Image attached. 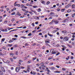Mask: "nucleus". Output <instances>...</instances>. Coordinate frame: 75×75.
Instances as JSON below:
<instances>
[{"label": "nucleus", "instance_id": "2eb2a0df", "mask_svg": "<svg viewBox=\"0 0 75 75\" xmlns=\"http://www.w3.org/2000/svg\"><path fill=\"white\" fill-rule=\"evenodd\" d=\"M34 18L36 19H39V17H38V16H34Z\"/></svg>", "mask_w": 75, "mask_h": 75}, {"label": "nucleus", "instance_id": "6e6d98bb", "mask_svg": "<svg viewBox=\"0 0 75 75\" xmlns=\"http://www.w3.org/2000/svg\"><path fill=\"white\" fill-rule=\"evenodd\" d=\"M71 59H74L73 57V56L71 57Z\"/></svg>", "mask_w": 75, "mask_h": 75}, {"label": "nucleus", "instance_id": "473e14b6", "mask_svg": "<svg viewBox=\"0 0 75 75\" xmlns=\"http://www.w3.org/2000/svg\"><path fill=\"white\" fill-rule=\"evenodd\" d=\"M53 64V63H50V66L52 65Z\"/></svg>", "mask_w": 75, "mask_h": 75}, {"label": "nucleus", "instance_id": "393cba45", "mask_svg": "<svg viewBox=\"0 0 75 75\" xmlns=\"http://www.w3.org/2000/svg\"><path fill=\"white\" fill-rule=\"evenodd\" d=\"M5 40V39L4 38L2 39V40H1V42H4Z\"/></svg>", "mask_w": 75, "mask_h": 75}, {"label": "nucleus", "instance_id": "c9c22d12", "mask_svg": "<svg viewBox=\"0 0 75 75\" xmlns=\"http://www.w3.org/2000/svg\"><path fill=\"white\" fill-rule=\"evenodd\" d=\"M75 5H73L72 6V8H75Z\"/></svg>", "mask_w": 75, "mask_h": 75}, {"label": "nucleus", "instance_id": "9b49d317", "mask_svg": "<svg viewBox=\"0 0 75 75\" xmlns=\"http://www.w3.org/2000/svg\"><path fill=\"white\" fill-rule=\"evenodd\" d=\"M46 69L47 70V71L48 72L50 73V71L48 69V68L47 67Z\"/></svg>", "mask_w": 75, "mask_h": 75}, {"label": "nucleus", "instance_id": "6e6552de", "mask_svg": "<svg viewBox=\"0 0 75 75\" xmlns=\"http://www.w3.org/2000/svg\"><path fill=\"white\" fill-rule=\"evenodd\" d=\"M54 19H53L52 22L50 23H49V24L50 25H52V24L53 23V22H54Z\"/></svg>", "mask_w": 75, "mask_h": 75}, {"label": "nucleus", "instance_id": "3c124183", "mask_svg": "<svg viewBox=\"0 0 75 75\" xmlns=\"http://www.w3.org/2000/svg\"><path fill=\"white\" fill-rule=\"evenodd\" d=\"M31 62V60H30L29 61H28V64H29V63H30Z\"/></svg>", "mask_w": 75, "mask_h": 75}, {"label": "nucleus", "instance_id": "cd10ccee", "mask_svg": "<svg viewBox=\"0 0 75 75\" xmlns=\"http://www.w3.org/2000/svg\"><path fill=\"white\" fill-rule=\"evenodd\" d=\"M48 35H49V36H50V37H52V36H53V35H51V34H50L49 33H48Z\"/></svg>", "mask_w": 75, "mask_h": 75}, {"label": "nucleus", "instance_id": "680f3d73", "mask_svg": "<svg viewBox=\"0 0 75 75\" xmlns=\"http://www.w3.org/2000/svg\"><path fill=\"white\" fill-rule=\"evenodd\" d=\"M69 75H72V73L71 72H69Z\"/></svg>", "mask_w": 75, "mask_h": 75}, {"label": "nucleus", "instance_id": "f03ea898", "mask_svg": "<svg viewBox=\"0 0 75 75\" xmlns=\"http://www.w3.org/2000/svg\"><path fill=\"white\" fill-rule=\"evenodd\" d=\"M50 52H51V54H55L57 53V52L56 51H54V50L53 49H51L50 50Z\"/></svg>", "mask_w": 75, "mask_h": 75}, {"label": "nucleus", "instance_id": "864d4df0", "mask_svg": "<svg viewBox=\"0 0 75 75\" xmlns=\"http://www.w3.org/2000/svg\"><path fill=\"white\" fill-rule=\"evenodd\" d=\"M62 46L64 48H66V46H64V45H62Z\"/></svg>", "mask_w": 75, "mask_h": 75}, {"label": "nucleus", "instance_id": "49530a36", "mask_svg": "<svg viewBox=\"0 0 75 75\" xmlns=\"http://www.w3.org/2000/svg\"><path fill=\"white\" fill-rule=\"evenodd\" d=\"M24 68H25L24 67H21L20 68V69H24Z\"/></svg>", "mask_w": 75, "mask_h": 75}, {"label": "nucleus", "instance_id": "37998d69", "mask_svg": "<svg viewBox=\"0 0 75 75\" xmlns=\"http://www.w3.org/2000/svg\"><path fill=\"white\" fill-rule=\"evenodd\" d=\"M10 60H11V62H13V59H10Z\"/></svg>", "mask_w": 75, "mask_h": 75}, {"label": "nucleus", "instance_id": "de8ad7c7", "mask_svg": "<svg viewBox=\"0 0 75 75\" xmlns=\"http://www.w3.org/2000/svg\"><path fill=\"white\" fill-rule=\"evenodd\" d=\"M56 67L57 68H59V66L58 65H57L56 66Z\"/></svg>", "mask_w": 75, "mask_h": 75}, {"label": "nucleus", "instance_id": "69168bd1", "mask_svg": "<svg viewBox=\"0 0 75 75\" xmlns=\"http://www.w3.org/2000/svg\"><path fill=\"white\" fill-rule=\"evenodd\" d=\"M31 35V33H30L28 35L29 36H30Z\"/></svg>", "mask_w": 75, "mask_h": 75}, {"label": "nucleus", "instance_id": "f3484780", "mask_svg": "<svg viewBox=\"0 0 75 75\" xmlns=\"http://www.w3.org/2000/svg\"><path fill=\"white\" fill-rule=\"evenodd\" d=\"M51 70H54L55 69V67H52L51 68Z\"/></svg>", "mask_w": 75, "mask_h": 75}, {"label": "nucleus", "instance_id": "ea45409f", "mask_svg": "<svg viewBox=\"0 0 75 75\" xmlns=\"http://www.w3.org/2000/svg\"><path fill=\"white\" fill-rule=\"evenodd\" d=\"M35 23H33L32 24V25L34 27L35 26Z\"/></svg>", "mask_w": 75, "mask_h": 75}, {"label": "nucleus", "instance_id": "0eeeda50", "mask_svg": "<svg viewBox=\"0 0 75 75\" xmlns=\"http://www.w3.org/2000/svg\"><path fill=\"white\" fill-rule=\"evenodd\" d=\"M42 70H44L45 69V68H47V67H45V66H44V65H43L42 66Z\"/></svg>", "mask_w": 75, "mask_h": 75}, {"label": "nucleus", "instance_id": "dca6fc26", "mask_svg": "<svg viewBox=\"0 0 75 75\" xmlns=\"http://www.w3.org/2000/svg\"><path fill=\"white\" fill-rule=\"evenodd\" d=\"M59 22L58 21H54V23L56 24H58Z\"/></svg>", "mask_w": 75, "mask_h": 75}, {"label": "nucleus", "instance_id": "2f4dec72", "mask_svg": "<svg viewBox=\"0 0 75 75\" xmlns=\"http://www.w3.org/2000/svg\"><path fill=\"white\" fill-rule=\"evenodd\" d=\"M10 62H9V60H7L6 62H4V63H9Z\"/></svg>", "mask_w": 75, "mask_h": 75}, {"label": "nucleus", "instance_id": "a878e982", "mask_svg": "<svg viewBox=\"0 0 75 75\" xmlns=\"http://www.w3.org/2000/svg\"><path fill=\"white\" fill-rule=\"evenodd\" d=\"M8 47H11L12 46V45L9 44L8 45Z\"/></svg>", "mask_w": 75, "mask_h": 75}, {"label": "nucleus", "instance_id": "e2e57ef3", "mask_svg": "<svg viewBox=\"0 0 75 75\" xmlns=\"http://www.w3.org/2000/svg\"><path fill=\"white\" fill-rule=\"evenodd\" d=\"M16 55H17L18 54V52H16Z\"/></svg>", "mask_w": 75, "mask_h": 75}, {"label": "nucleus", "instance_id": "c03bdc74", "mask_svg": "<svg viewBox=\"0 0 75 75\" xmlns=\"http://www.w3.org/2000/svg\"><path fill=\"white\" fill-rule=\"evenodd\" d=\"M11 70H13L14 69V68L13 67H11Z\"/></svg>", "mask_w": 75, "mask_h": 75}, {"label": "nucleus", "instance_id": "c85d7f7f", "mask_svg": "<svg viewBox=\"0 0 75 75\" xmlns=\"http://www.w3.org/2000/svg\"><path fill=\"white\" fill-rule=\"evenodd\" d=\"M13 42V41H12V40H10L9 41H8V42L9 43H11Z\"/></svg>", "mask_w": 75, "mask_h": 75}, {"label": "nucleus", "instance_id": "79ce46f5", "mask_svg": "<svg viewBox=\"0 0 75 75\" xmlns=\"http://www.w3.org/2000/svg\"><path fill=\"white\" fill-rule=\"evenodd\" d=\"M33 75H35L36 74V72H33Z\"/></svg>", "mask_w": 75, "mask_h": 75}, {"label": "nucleus", "instance_id": "09e8293b", "mask_svg": "<svg viewBox=\"0 0 75 75\" xmlns=\"http://www.w3.org/2000/svg\"><path fill=\"white\" fill-rule=\"evenodd\" d=\"M36 31V30H34L33 31L32 33H34Z\"/></svg>", "mask_w": 75, "mask_h": 75}, {"label": "nucleus", "instance_id": "aec40b11", "mask_svg": "<svg viewBox=\"0 0 75 75\" xmlns=\"http://www.w3.org/2000/svg\"><path fill=\"white\" fill-rule=\"evenodd\" d=\"M44 65V63L42 62L40 63V66H41Z\"/></svg>", "mask_w": 75, "mask_h": 75}, {"label": "nucleus", "instance_id": "4d7b16f0", "mask_svg": "<svg viewBox=\"0 0 75 75\" xmlns=\"http://www.w3.org/2000/svg\"><path fill=\"white\" fill-rule=\"evenodd\" d=\"M15 12H14L13 13H11V15H15Z\"/></svg>", "mask_w": 75, "mask_h": 75}, {"label": "nucleus", "instance_id": "a18cd8bd", "mask_svg": "<svg viewBox=\"0 0 75 75\" xmlns=\"http://www.w3.org/2000/svg\"><path fill=\"white\" fill-rule=\"evenodd\" d=\"M69 1V0H64V2H66L67 1Z\"/></svg>", "mask_w": 75, "mask_h": 75}, {"label": "nucleus", "instance_id": "4468645a", "mask_svg": "<svg viewBox=\"0 0 75 75\" xmlns=\"http://www.w3.org/2000/svg\"><path fill=\"white\" fill-rule=\"evenodd\" d=\"M21 8H27L24 6L23 5H21Z\"/></svg>", "mask_w": 75, "mask_h": 75}, {"label": "nucleus", "instance_id": "20e7f679", "mask_svg": "<svg viewBox=\"0 0 75 75\" xmlns=\"http://www.w3.org/2000/svg\"><path fill=\"white\" fill-rule=\"evenodd\" d=\"M17 3V1L15 2V3L14 4V6H18V7H20L21 6L20 5V4H16Z\"/></svg>", "mask_w": 75, "mask_h": 75}, {"label": "nucleus", "instance_id": "338daca9", "mask_svg": "<svg viewBox=\"0 0 75 75\" xmlns=\"http://www.w3.org/2000/svg\"><path fill=\"white\" fill-rule=\"evenodd\" d=\"M14 36L16 38L18 37V35H15Z\"/></svg>", "mask_w": 75, "mask_h": 75}, {"label": "nucleus", "instance_id": "c756f323", "mask_svg": "<svg viewBox=\"0 0 75 75\" xmlns=\"http://www.w3.org/2000/svg\"><path fill=\"white\" fill-rule=\"evenodd\" d=\"M45 43L46 44L49 43H50V42L49 41H45Z\"/></svg>", "mask_w": 75, "mask_h": 75}, {"label": "nucleus", "instance_id": "ddd939ff", "mask_svg": "<svg viewBox=\"0 0 75 75\" xmlns=\"http://www.w3.org/2000/svg\"><path fill=\"white\" fill-rule=\"evenodd\" d=\"M1 68L3 71L5 72V70L4 69V68L2 67L1 66Z\"/></svg>", "mask_w": 75, "mask_h": 75}, {"label": "nucleus", "instance_id": "e433bc0d", "mask_svg": "<svg viewBox=\"0 0 75 75\" xmlns=\"http://www.w3.org/2000/svg\"><path fill=\"white\" fill-rule=\"evenodd\" d=\"M4 30L5 32H7L8 31V30L6 29H4Z\"/></svg>", "mask_w": 75, "mask_h": 75}, {"label": "nucleus", "instance_id": "423d86ee", "mask_svg": "<svg viewBox=\"0 0 75 75\" xmlns=\"http://www.w3.org/2000/svg\"><path fill=\"white\" fill-rule=\"evenodd\" d=\"M23 11H24L25 12L24 13V15H27V14H25V13H28V11H26L25 10H23Z\"/></svg>", "mask_w": 75, "mask_h": 75}, {"label": "nucleus", "instance_id": "f8f14e48", "mask_svg": "<svg viewBox=\"0 0 75 75\" xmlns=\"http://www.w3.org/2000/svg\"><path fill=\"white\" fill-rule=\"evenodd\" d=\"M17 30H18V29H17L16 30L14 29L12 30H10V31L9 32V33H10L11 32L16 31Z\"/></svg>", "mask_w": 75, "mask_h": 75}, {"label": "nucleus", "instance_id": "bf43d9fd", "mask_svg": "<svg viewBox=\"0 0 75 75\" xmlns=\"http://www.w3.org/2000/svg\"><path fill=\"white\" fill-rule=\"evenodd\" d=\"M71 40L72 41H73L74 40V38H72L71 39Z\"/></svg>", "mask_w": 75, "mask_h": 75}, {"label": "nucleus", "instance_id": "5701e85b", "mask_svg": "<svg viewBox=\"0 0 75 75\" xmlns=\"http://www.w3.org/2000/svg\"><path fill=\"white\" fill-rule=\"evenodd\" d=\"M62 69L63 71H64L66 70V69L65 68H62Z\"/></svg>", "mask_w": 75, "mask_h": 75}, {"label": "nucleus", "instance_id": "774afa93", "mask_svg": "<svg viewBox=\"0 0 75 75\" xmlns=\"http://www.w3.org/2000/svg\"><path fill=\"white\" fill-rule=\"evenodd\" d=\"M62 19L61 18H58V20L59 21H60V20H62Z\"/></svg>", "mask_w": 75, "mask_h": 75}, {"label": "nucleus", "instance_id": "f704fd0d", "mask_svg": "<svg viewBox=\"0 0 75 75\" xmlns=\"http://www.w3.org/2000/svg\"><path fill=\"white\" fill-rule=\"evenodd\" d=\"M39 68L40 69H41V70H42V67H41L40 66L39 67Z\"/></svg>", "mask_w": 75, "mask_h": 75}, {"label": "nucleus", "instance_id": "8fccbe9b", "mask_svg": "<svg viewBox=\"0 0 75 75\" xmlns=\"http://www.w3.org/2000/svg\"><path fill=\"white\" fill-rule=\"evenodd\" d=\"M48 63H49V62H46L45 63V64H48Z\"/></svg>", "mask_w": 75, "mask_h": 75}, {"label": "nucleus", "instance_id": "72a5a7b5", "mask_svg": "<svg viewBox=\"0 0 75 75\" xmlns=\"http://www.w3.org/2000/svg\"><path fill=\"white\" fill-rule=\"evenodd\" d=\"M0 75H3V73L0 70Z\"/></svg>", "mask_w": 75, "mask_h": 75}, {"label": "nucleus", "instance_id": "a211bd4d", "mask_svg": "<svg viewBox=\"0 0 75 75\" xmlns=\"http://www.w3.org/2000/svg\"><path fill=\"white\" fill-rule=\"evenodd\" d=\"M68 21V20L67 19H65L62 22L63 23H65L66 22H67V21Z\"/></svg>", "mask_w": 75, "mask_h": 75}, {"label": "nucleus", "instance_id": "13d9d810", "mask_svg": "<svg viewBox=\"0 0 75 75\" xmlns=\"http://www.w3.org/2000/svg\"><path fill=\"white\" fill-rule=\"evenodd\" d=\"M50 19H52V17H50V18L48 19V20H49Z\"/></svg>", "mask_w": 75, "mask_h": 75}, {"label": "nucleus", "instance_id": "39448f33", "mask_svg": "<svg viewBox=\"0 0 75 75\" xmlns=\"http://www.w3.org/2000/svg\"><path fill=\"white\" fill-rule=\"evenodd\" d=\"M20 68L19 67H17L16 68V72H18L20 70Z\"/></svg>", "mask_w": 75, "mask_h": 75}, {"label": "nucleus", "instance_id": "7c9ffc66", "mask_svg": "<svg viewBox=\"0 0 75 75\" xmlns=\"http://www.w3.org/2000/svg\"><path fill=\"white\" fill-rule=\"evenodd\" d=\"M57 31H57V30H53V32L54 33H55L56 32H57Z\"/></svg>", "mask_w": 75, "mask_h": 75}, {"label": "nucleus", "instance_id": "412c9836", "mask_svg": "<svg viewBox=\"0 0 75 75\" xmlns=\"http://www.w3.org/2000/svg\"><path fill=\"white\" fill-rule=\"evenodd\" d=\"M21 38H23V39H26L27 38L25 37H21Z\"/></svg>", "mask_w": 75, "mask_h": 75}, {"label": "nucleus", "instance_id": "a19ab883", "mask_svg": "<svg viewBox=\"0 0 75 75\" xmlns=\"http://www.w3.org/2000/svg\"><path fill=\"white\" fill-rule=\"evenodd\" d=\"M27 28V27L26 26H24L23 28V29H26Z\"/></svg>", "mask_w": 75, "mask_h": 75}, {"label": "nucleus", "instance_id": "6ab92c4d", "mask_svg": "<svg viewBox=\"0 0 75 75\" xmlns=\"http://www.w3.org/2000/svg\"><path fill=\"white\" fill-rule=\"evenodd\" d=\"M67 13H69L71 12V10H68L67 11Z\"/></svg>", "mask_w": 75, "mask_h": 75}, {"label": "nucleus", "instance_id": "603ef678", "mask_svg": "<svg viewBox=\"0 0 75 75\" xmlns=\"http://www.w3.org/2000/svg\"><path fill=\"white\" fill-rule=\"evenodd\" d=\"M69 7V6L68 5L67 6H65V8H68Z\"/></svg>", "mask_w": 75, "mask_h": 75}, {"label": "nucleus", "instance_id": "9d476101", "mask_svg": "<svg viewBox=\"0 0 75 75\" xmlns=\"http://www.w3.org/2000/svg\"><path fill=\"white\" fill-rule=\"evenodd\" d=\"M54 73H61V71H54Z\"/></svg>", "mask_w": 75, "mask_h": 75}, {"label": "nucleus", "instance_id": "5fc2aeb1", "mask_svg": "<svg viewBox=\"0 0 75 75\" xmlns=\"http://www.w3.org/2000/svg\"><path fill=\"white\" fill-rule=\"evenodd\" d=\"M36 59H37L36 57L33 58V60H35Z\"/></svg>", "mask_w": 75, "mask_h": 75}, {"label": "nucleus", "instance_id": "b1692460", "mask_svg": "<svg viewBox=\"0 0 75 75\" xmlns=\"http://www.w3.org/2000/svg\"><path fill=\"white\" fill-rule=\"evenodd\" d=\"M60 53H59V52H58V53H57L56 54V56H58V55H59L60 54Z\"/></svg>", "mask_w": 75, "mask_h": 75}, {"label": "nucleus", "instance_id": "4be33fe9", "mask_svg": "<svg viewBox=\"0 0 75 75\" xmlns=\"http://www.w3.org/2000/svg\"><path fill=\"white\" fill-rule=\"evenodd\" d=\"M10 55H11V57H13V56L14 54L13 53H10Z\"/></svg>", "mask_w": 75, "mask_h": 75}, {"label": "nucleus", "instance_id": "4c0bfd02", "mask_svg": "<svg viewBox=\"0 0 75 75\" xmlns=\"http://www.w3.org/2000/svg\"><path fill=\"white\" fill-rule=\"evenodd\" d=\"M33 7L34 8H37L38 6H33Z\"/></svg>", "mask_w": 75, "mask_h": 75}, {"label": "nucleus", "instance_id": "58836bf2", "mask_svg": "<svg viewBox=\"0 0 75 75\" xmlns=\"http://www.w3.org/2000/svg\"><path fill=\"white\" fill-rule=\"evenodd\" d=\"M52 58V57H50L48 58V59L49 60H50Z\"/></svg>", "mask_w": 75, "mask_h": 75}, {"label": "nucleus", "instance_id": "f257e3e1", "mask_svg": "<svg viewBox=\"0 0 75 75\" xmlns=\"http://www.w3.org/2000/svg\"><path fill=\"white\" fill-rule=\"evenodd\" d=\"M50 16H52V17H58V16L57 14H54V13H53L52 12H50Z\"/></svg>", "mask_w": 75, "mask_h": 75}, {"label": "nucleus", "instance_id": "1a4fd4ad", "mask_svg": "<svg viewBox=\"0 0 75 75\" xmlns=\"http://www.w3.org/2000/svg\"><path fill=\"white\" fill-rule=\"evenodd\" d=\"M41 3L42 4H43L45 5V2L44 1V0H41Z\"/></svg>", "mask_w": 75, "mask_h": 75}, {"label": "nucleus", "instance_id": "0e129e2a", "mask_svg": "<svg viewBox=\"0 0 75 75\" xmlns=\"http://www.w3.org/2000/svg\"><path fill=\"white\" fill-rule=\"evenodd\" d=\"M59 3L56 4V5L57 6H59Z\"/></svg>", "mask_w": 75, "mask_h": 75}, {"label": "nucleus", "instance_id": "052dcab7", "mask_svg": "<svg viewBox=\"0 0 75 75\" xmlns=\"http://www.w3.org/2000/svg\"><path fill=\"white\" fill-rule=\"evenodd\" d=\"M7 23V21H5L4 22L6 24V23Z\"/></svg>", "mask_w": 75, "mask_h": 75}, {"label": "nucleus", "instance_id": "bb28decb", "mask_svg": "<svg viewBox=\"0 0 75 75\" xmlns=\"http://www.w3.org/2000/svg\"><path fill=\"white\" fill-rule=\"evenodd\" d=\"M24 45L26 46H28L29 45V44L28 43H25Z\"/></svg>", "mask_w": 75, "mask_h": 75}, {"label": "nucleus", "instance_id": "7ed1b4c3", "mask_svg": "<svg viewBox=\"0 0 75 75\" xmlns=\"http://www.w3.org/2000/svg\"><path fill=\"white\" fill-rule=\"evenodd\" d=\"M63 40L64 41H67L69 40L68 38L67 37H65L64 38Z\"/></svg>", "mask_w": 75, "mask_h": 75}]
</instances>
